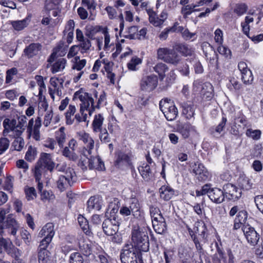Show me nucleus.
<instances>
[{"instance_id": "nucleus-1", "label": "nucleus", "mask_w": 263, "mask_h": 263, "mask_svg": "<svg viewBox=\"0 0 263 263\" xmlns=\"http://www.w3.org/2000/svg\"><path fill=\"white\" fill-rule=\"evenodd\" d=\"M75 97H77L81 101L80 113L76 114L74 118L77 123H79L82 121H86L87 117V114H84L85 110L88 111L90 116L91 115L94 111V108L92 109L90 108V103H93V98L91 95L87 92H83L81 90L76 91L74 95Z\"/></svg>"}, {"instance_id": "nucleus-2", "label": "nucleus", "mask_w": 263, "mask_h": 263, "mask_svg": "<svg viewBox=\"0 0 263 263\" xmlns=\"http://www.w3.org/2000/svg\"><path fill=\"white\" fill-rule=\"evenodd\" d=\"M131 236L134 246L139 251L146 252L149 250V238L147 228L135 227L132 230Z\"/></svg>"}, {"instance_id": "nucleus-3", "label": "nucleus", "mask_w": 263, "mask_h": 263, "mask_svg": "<svg viewBox=\"0 0 263 263\" xmlns=\"http://www.w3.org/2000/svg\"><path fill=\"white\" fill-rule=\"evenodd\" d=\"M4 231L0 227V254L6 252L8 255L14 258L13 263H22L23 260L20 258L22 252L14 246L10 239L4 238Z\"/></svg>"}, {"instance_id": "nucleus-4", "label": "nucleus", "mask_w": 263, "mask_h": 263, "mask_svg": "<svg viewBox=\"0 0 263 263\" xmlns=\"http://www.w3.org/2000/svg\"><path fill=\"white\" fill-rule=\"evenodd\" d=\"M197 196H200L207 194L211 201L216 204L222 203L224 200V193L218 187L211 188L210 184L204 185L201 190L196 191Z\"/></svg>"}, {"instance_id": "nucleus-5", "label": "nucleus", "mask_w": 263, "mask_h": 263, "mask_svg": "<svg viewBox=\"0 0 263 263\" xmlns=\"http://www.w3.org/2000/svg\"><path fill=\"white\" fill-rule=\"evenodd\" d=\"M190 235L193 240L196 248L197 251L201 252L203 249L201 243H205L206 242V228L203 223H200L198 222L196 227L194 231L191 229L189 230Z\"/></svg>"}, {"instance_id": "nucleus-6", "label": "nucleus", "mask_w": 263, "mask_h": 263, "mask_svg": "<svg viewBox=\"0 0 263 263\" xmlns=\"http://www.w3.org/2000/svg\"><path fill=\"white\" fill-rule=\"evenodd\" d=\"M137 249L132 244L126 245L122 250L120 254V259L122 263H137V257L141 260L142 256L139 254Z\"/></svg>"}, {"instance_id": "nucleus-7", "label": "nucleus", "mask_w": 263, "mask_h": 263, "mask_svg": "<svg viewBox=\"0 0 263 263\" xmlns=\"http://www.w3.org/2000/svg\"><path fill=\"white\" fill-rule=\"evenodd\" d=\"M158 59L174 65H177L181 60L180 56L173 49L159 48L157 50Z\"/></svg>"}, {"instance_id": "nucleus-8", "label": "nucleus", "mask_w": 263, "mask_h": 263, "mask_svg": "<svg viewBox=\"0 0 263 263\" xmlns=\"http://www.w3.org/2000/svg\"><path fill=\"white\" fill-rule=\"evenodd\" d=\"M160 109L168 121H173L178 116V109L170 99H164L160 101Z\"/></svg>"}, {"instance_id": "nucleus-9", "label": "nucleus", "mask_w": 263, "mask_h": 263, "mask_svg": "<svg viewBox=\"0 0 263 263\" xmlns=\"http://www.w3.org/2000/svg\"><path fill=\"white\" fill-rule=\"evenodd\" d=\"M76 179V173L73 169L68 168L65 175L61 176L57 181V187L61 191L66 190Z\"/></svg>"}, {"instance_id": "nucleus-10", "label": "nucleus", "mask_w": 263, "mask_h": 263, "mask_svg": "<svg viewBox=\"0 0 263 263\" xmlns=\"http://www.w3.org/2000/svg\"><path fill=\"white\" fill-rule=\"evenodd\" d=\"M120 222L115 215L106 219L103 222L102 229L104 233L108 236H112L118 231Z\"/></svg>"}, {"instance_id": "nucleus-11", "label": "nucleus", "mask_w": 263, "mask_h": 263, "mask_svg": "<svg viewBox=\"0 0 263 263\" xmlns=\"http://www.w3.org/2000/svg\"><path fill=\"white\" fill-rule=\"evenodd\" d=\"M242 230L248 242L252 246L257 245L259 240V235L255 229L249 224H243Z\"/></svg>"}, {"instance_id": "nucleus-12", "label": "nucleus", "mask_w": 263, "mask_h": 263, "mask_svg": "<svg viewBox=\"0 0 263 263\" xmlns=\"http://www.w3.org/2000/svg\"><path fill=\"white\" fill-rule=\"evenodd\" d=\"M223 190L224 193V198L229 200L235 201L241 196V189H238L236 186L231 183L224 184L223 186Z\"/></svg>"}, {"instance_id": "nucleus-13", "label": "nucleus", "mask_w": 263, "mask_h": 263, "mask_svg": "<svg viewBox=\"0 0 263 263\" xmlns=\"http://www.w3.org/2000/svg\"><path fill=\"white\" fill-rule=\"evenodd\" d=\"M0 227L2 228V231L4 229L7 230L8 233L13 236H15L19 228V225L12 215H8L5 221L0 224Z\"/></svg>"}, {"instance_id": "nucleus-14", "label": "nucleus", "mask_w": 263, "mask_h": 263, "mask_svg": "<svg viewBox=\"0 0 263 263\" xmlns=\"http://www.w3.org/2000/svg\"><path fill=\"white\" fill-rule=\"evenodd\" d=\"M157 77L155 75H151L145 76L142 78L140 86L142 90L149 92L153 90L157 87Z\"/></svg>"}, {"instance_id": "nucleus-15", "label": "nucleus", "mask_w": 263, "mask_h": 263, "mask_svg": "<svg viewBox=\"0 0 263 263\" xmlns=\"http://www.w3.org/2000/svg\"><path fill=\"white\" fill-rule=\"evenodd\" d=\"M42 49V45L40 43H31L24 48L23 55L27 59H32L38 55Z\"/></svg>"}, {"instance_id": "nucleus-16", "label": "nucleus", "mask_w": 263, "mask_h": 263, "mask_svg": "<svg viewBox=\"0 0 263 263\" xmlns=\"http://www.w3.org/2000/svg\"><path fill=\"white\" fill-rule=\"evenodd\" d=\"M193 172L199 181H205L208 178L209 173L207 170L201 163H195L193 166Z\"/></svg>"}, {"instance_id": "nucleus-17", "label": "nucleus", "mask_w": 263, "mask_h": 263, "mask_svg": "<svg viewBox=\"0 0 263 263\" xmlns=\"http://www.w3.org/2000/svg\"><path fill=\"white\" fill-rule=\"evenodd\" d=\"M37 163L52 172L54 167V163L51 159V155L47 153H42Z\"/></svg>"}, {"instance_id": "nucleus-18", "label": "nucleus", "mask_w": 263, "mask_h": 263, "mask_svg": "<svg viewBox=\"0 0 263 263\" xmlns=\"http://www.w3.org/2000/svg\"><path fill=\"white\" fill-rule=\"evenodd\" d=\"M180 106L182 108V114L186 119L190 120L194 117L195 107L192 103L184 102L180 104Z\"/></svg>"}, {"instance_id": "nucleus-19", "label": "nucleus", "mask_w": 263, "mask_h": 263, "mask_svg": "<svg viewBox=\"0 0 263 263\" xmlns=\"http://www.w3.org/2000/svg\"><path fill=\"white\" fill-rule=\"evenodd\" d=\"M193 89L197 92L205 95L206 92H211L212 86L210 83H203L199 80H197L193 83Z\"/></svg>"}, {"instance_id": "nucleus-20", "label": "nucleus", "mask_w": 263, "mask_h": 263, "mask_svg": "<svg viewBox=\"0 0 263 263\" xmlns=\"http://www.w3.org/2000/svg\"><path fill=\"white\" fill-rule=\"evenodd\" d=\"M80 140L82 141L86 146L84 147V151H85L87 154L90 155L91 154V150L94 147V141L89 136L88 134L82 133L79 135Z\"/></svg>"}, {"instance_id": "nucleus-21", "label": "nucleus", "mask_w": 263, "mask_h": 263, "mask_svg": "<svg viewBox=\"0 0 263 263\" xmlns=\"http://www.w3.org/2000/svg\"><path fill=\"white\" fill-rule=\"evenodd\" d=\"M102 200L99 196H92L87 201L88 211L96 210L99 211L102 207Z\"/></svg>"}, {"instance_id": "nucleus-22", "label": "nucleus", "mask_w": 263, "mask_h": 263, "mask_svg": "<svg viewBox=\"0 0 263 263\" xmlns=\"http://www.w3.org/2000/svg\"><path fill=\"white\" fill-rule=\"evenodd\" d=\"M153 221V227L155 231L159 234H162L167 230V225L164 217Z\"/></svg>"}, {"instance_id": "nucleus-23", "label": "nucleus", "mask_w": 263, "mask_h": 263, "mask_svg": "<svg viewBox=\"0 0 263 263\" xmlns=\"http://www.w3.org/2000/svg\"><path fill=\"white\" fill-rule=\"evenodd\" d=\"M89 169L95 168L99 171L104 170L105 166L103 162L99 157H92L90 156Z\"/></svg>"}, {"instance_id": "nucleus-24", "label": "nucleus", "mask_w": 263, "mask_h": 263, "mask_svg": "<svg viewBox=\"0 0 263 263\" xmlns=\"http://www.w3.org/2000/svg\"><path fill=\"white\" fill-rule=\"evenodd\" d=\"M159 193L162 199L168 201L175 194V191L170 186L163 185L159 189Z\"/></svg>"}, {"instance_id": "nucleus-25", "label": "nucleus", "mask_w": 263, "mask_h": 263, "mask_svg": "<svg viewBox=\"0 0 263 263\" xmlns=\"http://www.w3.org/2000/svg\"><path fill=\"white\" fill-rule=\"evenodd\" d=\"M40 237L53 238L54 235V226L52 223H47L40 231L39 234Z\"/></svg>"}, {"instance_id": "nucleus-26", "label": "nucleus", "mask_w": 263, "mask_h": 263, "mask_svg": "<svg viewBox=\"0 0 263 263\" xmlns=\"http://www.w3.org/2000/svg\"><path fill=\"white\" fill-rule=\"evenodd\" d=\"M138 170L145 181H148L153 177V174L149 165L143 164V165L138 167Z\"/></svg>"}, {"instance_id": "nucleus-27", "label": "nucleus", "mask_w": 263, "mask_h": 263, "mask_svg": "<svg viewBox=\"0 0 263 263\" xmlns=\"http://www.w3.org/2000/svg\"><path fill=\"white\" fill-rule=\"evenodd\" d=\"M194 127L189 123H185L177 126V132H179L183 138L186 139L189 137L190 131Z\"/></svg>"}, {"instance_id": "nucleus-28", "label": "nucleus", "mask_w": 263, "mask_h": 263, "mask_svg": "<svg viewBox=\"0 0 263 263\" xmlns=\"http://www.w3.org/2000/svg\"><path fill=\"white\" fill-rule=\"evenodd\" d=\"M3 124L5 128L3 131V134L5 136H6L10 133V130L16 129L17 126V122L15 119L10 120L6 118L4 120Z\"/></svg>"}, {"instance_id": "nucleus-29", "label": "nucleus", "mask_w": 263, "mask_h": 263, "mask_svg": "<svg viewBox=\"0 0 263 263\" xmlns=\"http://www.w3.org/2000/svg\"><path fill=\"white\" fill-rule=\"evenodd\" d=\"M104 120V117L101 114H99L95 115L92 123L94 132L98 133L103 129V128H102V125Z\"/></svg>"}, {"instance_id": "nucleus-30", "label": "nucleus", "mask_w": 263, "mask_h": 263, "mask_svg": "<svg viewBox=\"0 0 263 263\" xmlns=\"http://www.w3.org/2000/svg\"><path fill=\"white\" fill-rule=\"evenodd\" d=\"M227 122V119L225 117H222L221 122L216 127H211L209 132L210 134L213 135L214 137H216L218 135H219L222 131L223 130Z\"/></svg>"}, {"instance_id": "nucleus-31", "label": "nucleus", "mask_w": 263, "mask_h": 263, "mask_svg": "<svg viewBox=\"0 0 263 263\" xmlns=\"http://www.w3.org/2000/svg\"><path fill=\"white\" fill-rule=\"evenodd\" d=\"M66 60L60 58L54 63L51 67V72L53 73L62 71L65 67Z\"/></svg>"}, {"instance_id": "nucleus-32", "label": "nucleus", "mask_w": 263, "mask_h": 263, "mask_svg": "<svg viewBox=\"0 0 263 263\" xmlns=\"http://www.w3.org/2000/svg\"><path fill=\"white\" fill-rule=\"evenodd\" d=\"M146 11L149 16V22L156 27L162 25V21L157 17L156 13L152 9H146Z\"/></svg>"}, {"instance_id": "nucleus-33", "label": "nucleus", "mask_w": 263, "mask_h": 263, "mask_svg": "<svg viewBox=\"0 0 263 263\" xmlns=\"http://www.w3.org/2000/svg\"><path fill=\"white\" fill-rule=\"evenodd\" d=\"M153 69L159 74L161 80H163L165 77V73L168 70L167 65L162 63H158L154 67Z\"/></svg>"}, {"instance_id": "nucleus-34", "label": "nucleus", "mask_w": 263, "mask_h": 263, "mask_svg": "<svg viewBox=\"0 0 263 263\" xmlns=\"http://www.w3.org/2000/svg\"><path fill=\"white\" fill-rule=\"evenodd\" d=\"M76 112L75 106L70 105L68 109L65 113L66 123L67 125H71L74 122V119L72 117Z\"/></svg>"}, {"instance_id": "nucleus-35", "label": "nucleus", "mask_w": 263, "mask_h": 263, "mask_svg": "<svg viewBox=\"0 0 263 263\" xmlns=\"http://www.w3.org/2000/svg\"><path fill=\"white\" fill-rule=\"evenodd\" d=\"M65 130L64 127H61L55 133V138L60 147H63L64 143L66 141V135L65 133Z\"/></svg>"}, {"instance_id": "nucleus-36", "label": "nucleus", "mask_w": 263, "mask_h": 263, "mask_svg": "<svg viewBox=\"0 0 263 263\" xmlns=\"http://www.w3.org/2000/svg\"><path fill=\"white\" fill-rule=\"evenodd\" d=\"M177 50L184 56H192L194 53V50L189 45L180 44L177 46Z\"/></svg>"}, {"instance_id": "nucleus-37", "label": "nucleus", "mask_w": 263, "mask_h": 263, "mask_svg": "<svg viewBox=\"0 0 263 263\" xmlns=\"http://www.w3.org/2000/svg\"><path fill=\"white\" fill-rule=\"evenodd\" d=\"M30 20L26 17L21 21H13L12 22V25L14 29L17 31H20L27 26Z\"/></svg>"}, {"instance_id": "nucleus-38", "label": "nucleus", "mask_w": 263, "mask_h": 263, "mask_svg": "<svg viewBox=\"0 0 263 263\" xmlns=\"http://www.w3.org/2000/svg\"><path fill=\"white\" fill-rule=\"evenodd\" d=\"M78 221L81 227V229L83 230L84 232L87 235H90L91 234V232L89 230V226L88 224V222L87 220L82 216H80L78 218Z\"/></svg>"}, {"instance_id": "nucleus-39", "label": "nucleus", "mask_w": 263, "mask_h": 263, "mask_svg": "<svg viewBox=\"0 0 263 263\" xmlns=\"http://www.w3.org/2000/svg\"><path fill=\"white\" fill-rule=\"evenodd\" d=\"M79 50L82 53H86L89 50L91 46L90 40L86 38L85 39L80 41V44L78 45Z\"/></svg>"}, {"instance_id": "nucleus-40", "label": "nucleus", "mask_w": 263, "mask_h": 263, "mask_svg": "<svg viewBox=\"0 0 263 263\" xmlns=\"http://www.w3.org/2000/svg\"><path fill=\"white\" fill-rule=\"evenodd\" d=\"M85 151H83V154L81 156V159L79 162V166L81 167L83 170H87L89 167V163L90 162V158L88 157V154H86Z\"/></svg>"}, {"instance_id": "nucleus-41", "label": "nucleus", "mask_w": 263, "mask_h": 263, "mask_svg": "<svg viewBox=\"0 0 263 263\" xmlns=\"http://www.w3.org/2000/svg\"><path fill=\"white\" fill-rule=\"evenodd\" d=\"M149 212L152 218V221L160 219L163 217L160 209L155 206L151 205L149 207Z\"/></svg>"}, {"instance_id": "nucleus-42", "label": "nucleus", "mask_w": 263, "mask_h": 263, "mask_svg": "<svg viewBox=\"0 0 263 263\" xmlns=\"http://www.w3.org/2000/svg\"><path fill=\"white\" fill-rule=\"evenodd\" d=\"M241 79L244 84L247 85L251 84L253 81L252 71L249 69L245 72H242L241 73Z\"/></svg>"}, {"instance_id": "nucleus-43", "label": "nucleus", "mask_w": 263, "mask_h": 263, "mask_svg": "<svg viewBox=\"0 0 263 263\" xmlns=\"http://www.w3.org/2000/svg\"><path fill=\"white\" fill-rule=\"evenodd\" d=\"M129 159V157L127 154L120 152L117 154V158L115 161V165L119 167L122 163H127Z\"/></svg>"}, {"instance_id": "nucleus-44", "label": "nucleus", "mask_w": 263, "mask_h": 263, "mask_svg": "<svg viewBox=\"0 0 263 263\" xmlns=\"http://www.w3.org/2000/svg\"><path fill=\"white\" fill-rule=\"evenodd\" d=\"M25 144L24 139L22 137H15V140L12 142L11 147L13 150L17 151H21Z\"/></svg>"}, {"instance_id": "nucleus-45", "label": "nucleus", "mask_w": 263, "mask_h": 263, "mask_svg": "<svg viewBox=\"0 0 263 263\" xmlns=\"http://www.w3.org/2000/svg\"><path fill=\"white\" fill-rule=\"evenodd\" d=\"M62 155L71 160L76 161L78 159V156L74 151L70 150V148L67 146L62 151Z\"/></svg>"}, {"instance_id": "nucleus-46", "label": "nucleus", "mask_w": 263, "mask_h": 263, "mask_svg": "<svg viewBox=\"0 0 263 263\" xmlns=\"http://www.w3.org/2000/svg\"><path fill=\"white\" fill-rule=\"evenodd\" d=\"M69 263H84L83 256L79 252H74L70 254Z\"/></svg>"}, {"instance_id": "nucleus-47", "label": "nucleus", "mask_w": 263, "mask_h": 263, "mask_svg": "<svg viewBox=\"0 0 263 263\" xmlns=\"http://www.w3.org/2000/svg\"><path fill=\"white\" fill-rule=\"evenodd\" d=\"M79 247L82 253L85 256H89L91 252V245L88 243L82 241L80 242Z\"/></svg>"}, {"instance_id": "nucleus-48", "label": "nucleus", "mask_w": 263, "mask_h": 263, "mask_svg": "<svg viewBox=\"0 0 263 263\" xmlns=\"http://www.w3.org/2000/svg\"><path fill=\"white\" fill-rule=\"evenodd\" d=\"M128 208L130 211H132L133 215H135V213L138 212L140 209V204L138 199L136 198L130 199Z\"/></svg>"}, {"instance_id": "nucleus-49", "label": "nucleus", "mask_w": 263, "mask_h": 263, "mask_svg": "<svg viewBox=\"0 0 263 263\" xmlns=\"http://www.w3.org/2000/svg\"><path fill=\"white\" fill-rule=\"evenodd\" d=\"M246 134L248 137L252 138L253 140H257L260 139L261 131L258 129L253 130L252 129H248Z\"/></svg>"}, {"instance_id": "nucleus-50", "label": "nucleus", "mask_w": 263, "mask_h": 263, "mask_svg": "<svg viewBox=\"0 0 263 263\" xmlns=\"http://www.w3.org/2000/svg\"><path fill=\"white\" fill-rule=\"evenodd\" d=\"M36 156V151L34 147L30 146L28 147V151L25 155V159L29 162H32L34 160Z\"/></svg>"}, {"instance_id": "nucleus-51", "label": "nucleus", "mask_w": 263, "mask_h": 263, "mask_svg": "<svg viewBox=\"0 0 263 263\" xmlns=\"http://www.w3.org/2000/svg\"><path fill=\"white\" fill-rule=\"evenodd\" d=\"M196 6L195 4H191L186 5L183 7L181 10V13L184 17H186L188 15H190L193 12L197 11V10L194 9ZM199 10H198V11Z\"/></svg>"}, {"instance_id": "nucleus-52", "label": "nucleus", "mask_w": 263, "mask_h": 263, "mask_svg": "<svg viewBox=\"0 0 263 263\" xmlns=\"http://www.w3.org/2000/svg\"><path fill=\"white\" fill-rule=\"evenodd\" d=\"M46 168L42 166L41 165L36 163L34 171V175L35 181L41 180L43 173L45 171Z\"/></svg>"}, {"instance_id": "nucleus-53", "label": "nucleus", "mask_w": 263, "mask_h": 263, "mask_svg": "<svg viewBox=\"0 0 263 263\" xmlns=\"http://www.w3.org/2000/svg\"><path fill=\"white\" fill-rule=\"evenodd\" d=\"M142 62L141 60L137 57H133L130 61V62L127 64V67L129 69L132 70H135L136 67L137 65L141 64Z\"/></svg>"}, {"instance_id": "nucleus-54", "label": "nucleus", "mask_w": 263, "mask_h": 263, "mask_svg": "<svg viewBox=\"0 0 263 263\" xmlns=\"http://www.w3.org/2000/svg\"><path fill=\"white\" fill-rule=\"evenodd\" d=\"M64 46L63 42H60L57 46L54 49V51L50 55L49 58L48 60V62L49 63H52L54 61L55 58L57 57V54L58 52L61 51Z\"/></svg>"}, {"instance_id": "nucleus-55", "label": "nucleus", "mask_w": 263, "mask_h": 263, "mask_svg": "<svg viewBox=\"0 0 263 263\" xmlns=\"http://www.w3.org/2000/svg\"><path fill=\"white\" fill-rule=\"evenodd\" d=\"M9 146V141L6 138H2L0 139V155H2L5 152Z\"/></svg>"}, {"instance_id": "nucleus-56", "label": "nucleus", "mask_w": 263, "mask_h": 263, "mask_svg": "<svg viewBox=\"0 0 263 263\" xmlns=\"http://www.w3.org/2000/svg\"><path fill=\"white\" fill-rule=\"evenodd\" d=\"M17 73V70L16 68H12L9 69L6 72V83H10L11 82L13 76Z\"/></svg>"}, {"instance_id": "nucleus-57", "label": "nucleus", "mask_w": 263, "mask_h": 263, "mask_svg": "<svg viewBox=\"0 0 263 263\" xmlns=\"http://www.w3.org/2000/svg\"><path fill=\"white\" fill-rule=\"evenodd\" d=\"M248 217V213L245 210L240 211L238 212L236 216L235 220L236 221H238L239 222H242L245 224Z\"/></svg>"}, {"instance_id": "nucleus-58", "label": "nucleus", "mask_w": 263, "mask_h": 263, "mask_svg": "<svg viewBox=\"0 0 263 263\" xmlns=\"http://www.w3.org/2000/svg\"><path fill=\"white\" fill-rule=\"evenodd\" d=\"M247 9L248 7L245 4H240L236 6L234 12L240 16L246 13Z\"/></svg>"}, {"instance_id": "nucleus-59", "label": "nucleus", "mask_w": 263, "mask_h": 263, "mask_svg": "<svg viewBox=\"0 0 263 263\" xmlns=\"http://www.w3.org/2000/svg\"><path fill=\"white\" fill-rule=\"evenodd\" d=\"M14 180V178L13 177L10 176H8L5 181L4 183V189L5 190L10 191V192L12 191L13 187V182Z\"/></svg>"}, {"instance_id": "nucleus-60", "label": "nucleus", "mask_w": 263, "mask_h": 263, "mask_svg": "<svg viewBox=\"0 0 263 263\" xmlns=\"http://www.w3.org/2000/svg\"><path fill=\"white\" fill-rule=\"evenodd\" d=\"M99 138L101 142L104 143H108L110 141V138L109 137L107 130L106 128H103V130L100 131Z\"/></svg>"}, {"instance_id": "nucleus-61", "label": "nucleus", "mask_w": 263, "mask_h": 263, "mask_svg": "<svg viewBox=\"0 0 263 263\" xmlns=\"http://www.w3.org/2000/svg\"><path fill=\"white\" fill-rule=\"evenodd\" d=\"M104 68L107 72V78L109 79L111 84H114L115 82V74L110 71L109 63L105 65Z\"/></svg>"}, {"instance_id": "nucleus-62", "label": "nucleus", "mask_w": 263, "mask_h": 263, "mask_svg": "<svg viewBox=\"0 0 263 263\" xmlns=\"http://www.w3.org/2000/svg\"><path fill=\"white\" fill-rule=\"evenodd\" d=\"M254 201L258 209L263 214V195L256 196Z\"/></svg>"}, {"instance_id": "nucleus-63", "label": "nucleus", "mask_w": 263, "mask_h": 263, "mask_svg": "<svg viewBox=\"0 0 263 263\" xmlns=\"http://www.w3.org/2000/svg\"><path fill=\"white\" fill-rule=\"evenodd\" d=\"M25 194L28 200L33 199L36 196V191L33 187L26 189L25 190Z\"/></svg>"}, {"instance_id": "nucleus-64", "label": "nucleus", "mask_w": 263, "mask_h": 263, "mask_svg": "<svg viewBox=\"0 0 263 263\" xmlns=\"http://www.w3.org/2000/svg\"><path fill=\"white\" fill-rule=\"evenodd\" d=\"M215 41L219 44H222L223 42V33L221 29H217L215 32Z\"/></svg>"}]
</instances>
